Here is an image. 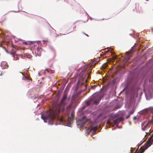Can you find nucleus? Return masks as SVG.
I'll use <instances>...</instances> for the list:
<instances>
[{
  "mask_svg": "<svg viewBox=\"0 0 153 153\" xmlns=\"http://www.w3.org/2000/svg\"><path fill=\"white\" fill-rule=\"evenodd\" d=\"M67 94L66 93H64L63 95L60 103L57 106L55 110L51 111L50 112L48 116H45V115H42L41 118L44 120L45 122H46L47 120H48L49 121L53 120L56 118V116L58 115L61 110V105L64 106L66 104L65 101L67 99Z\"/></svg>",
  "mask_w": 153,
  "mask_h": 153,
  "instance_id": "f257e3e1",
  "label": "nucleus"
},
{
  "mask_svg": "<svg viewBox=\"0 0 153 153\" xmlns=\"http://www.w3.org/2000/svg\"><path fill=\"white\" fill-rule=\"evenodd\" d=\"M134 46H133L131 48L129 51L125 53V56H122V58L120 59L121 62V64L122 65L117 66L116 67H124V66L127 65L128 64L127 62L131 57L132 54L134 51Z\"/></svg>",
  "mask_w": 153,
  "mask_h": 153,
  "instance_id": "f03ea898",
  "label": "nucleus"
},
{
  "mask_svg": "<svg viewBox=\"0 0 153 153\" xmlns=\"http://www.w3.org/2000/svg\"><path fill=\"white\" fill-rule=\"evenodd\" d=\"M101 97L100 94H97L95 95L89 101L86 102V104L88 105L91 104H98L100 100Z\"/></svg>",
  "mask_w": 153,
  "mask_h": 153,
  "instance_id": "7ed1b4c3",
  "label": "nucleus"
},
{
  "mask_svg": "<svg viewBox=\"0 0 153 153\" xmlns=\"http://www.w3.org/2000/svg\"><path fill=\"white\" fill-rule=\"evenodd\" d=\"M153 142V137H152L143 146L142 148L143 149V150L142 152H144L146 149H147L152 144Z\"/></svg>",
  "mask_w": 153,
  "mask_h": 153,
  "instance_id": "20e7f679",
  "label": "nucleus"
},
{
  "mask_svg": "<svg viewBox=\"0 0 153 153\" xmlns=\"http://www.w3.org/2000/svg\"><path fill=\"white\" fill-rule=\"evenodd\" d=\"M113 60L112 59H109L107 60V62L106 63H105L103 65H102L101 67H107L108 66V65H107V63H109V64H111V63L113 62Z\"/></svg>",
  "mask_w": 153,
  "mask_h": 153,
  "instance_id": "39448f33",
  "label": "nucleus"
},
{
  "mask_svg": "<svg viewBox=\"0 0 153 153\" xmlns=\"http://www.w3.org/2000/svg\"><path fill=\"white\" fill-rule=\"evenodd\" d=\"M41 49L39 47H38L36 50L35 51V54L36 56H40L41 54Z\"/></svg>",
  "mask_w": 153,
  "mask_h": 153,
  "instance_id": "423d86ee",
  "label": "nucleus"
},
{
  "mask_svg": "<svg viewBox=\"0 0 153 153\" xmlns=\"http://www.w3.org/2000/svg\"><path fill=\"white\" fill-rule=\"evenodd\" d=\"M147 67H153V59H151L149 60L147 63Z\"/></svg>",
  "mask_w": 153,
  "mask_h": 153,
  "instance_id": "0eeeda50",
  "label": "nucleus"
},
{
  "mask_svg": "<svg viewBox=\"0 0 153 153\" xmlns=\"http://www.w3.org/2000/svg\"><path fill=\"white\" fill-rule=\"evenodd\" d=\"M123 120V118L122 117H120L114 120V123L115 124H116L122 121Z\"/></svg>",
  "mask_w": 153,
  "mask_h": 153,
  "instance_id": "6e6552de",
  "label": "nucleus"
},
{
  "mask_svg": "<svg viewBox=\"0 0 153 153\" xmlns=\"http://www.w3.org/2000/svg\"><path fill=\"white\" fill-rule=\"evenodd\" d=\"M149 127H149V126L148 125L147 123L145 125H144V123L142 124V129L143 131H145L148 128H149Z\"/></svg>",
  "mask_w": 153,
  "mask_h": 153,
  "instance_id": "1a4fd4ad",
  "label": "nucleus"
},
{
  "mask_svg": "<svg viewBox=\"0 0 153 153\" xmlns=\"http://www.w3.org/2000/svg\"><path fill=\"white\" fill-rule=\"evenodd\" d=\"M74 118V116L73 114V112H72L71 114V116L70 117H68V122L70 123L71 122V121H72Z\"/></svg>",
  "mask_w": 153,
  "mask_h": 153,
  "instance_id": "9d476101",
  "label": "nucleus"
},
{
  "mask_svg": "<svg viewBox=\"0 0 153 153\" xmlns=\"http://www.w3.org/2000/svg\"><path fill=\"white\" fill-rule=\"evenodd\" d=\"M97 129V126H95L94 127H92L90 128V131H93V132L92 133V134H94L95 132H96Z\"/></svg>",
  "mask_w": 153,
  "mask_h": 153,
  "instance_id": "9b49d317",
  "label": "nucleus"
},
{
  "mask_svg": "<svg viewBox=\"0 0 153 153\" xmlns=\"http://www.w3.org/2000/svg\"><path fill=\"white\" fill-rule=\"evenodd\" d=\"M1 67H5L8 66L7 63L5 61H2L1 63Z\"/></svg>",
  "mask_w": 153,
  "mask_h": 153,
  "instance_id": "f8f14e48",
  "label": "nucleus"
},
{
  "mask_svg": "<svg viewBox=\"0 0 153 153\" xmlns=\"http://www.w3.org/2000/svg\"><path fill=\"white\" fill-rule=\"evenodd\" d=\"M97 62H93L91 63H90L88 64L87 67H93L95 66Z\"/></svg>",
  "mask_w": 153,
  "mask_h": 153,
  "instance_id": "ddd939ff",
  "label": "nucleus"
},
{
  "mask_svg": "<svg viewBox=\"0 0 153 153\" xmlns=\"http://www.w3.org/2000/svg\"><path fill=\"white\" fill-rule=\"evenodd\" d=\"M33 42L32 41H27V42H24L23 43L24 44L26 45H27V44H29L30 45H31L33 43Z\"/></svg>",
  "mask_w": 153,
  "mask_h": 153,
  "instance_id": "4468645a",
  "label": "nucleus"
},
{
  "mask_svg": "<svg viewBox=\"0 0 153 153\" xmlns=\"http://www.w3.org/2000/svg\"><path fill=\"white\" fill-rule=\"evenodd\" d=\"M45 73H53V72L52 71H50L49 70H48V69H47L45 70Z\"/></svg>",
  "mask_w": 153,
  "mask_h": 153,
  "instance_id": "2eb2a0df",
  "label": "nucleus"
},
{
  "mask_svg": "<svg viewBox=\"0 0 153 153\" xmlns=\"http://www.w3.org/2000/svg\"><path fill=\"white\" fill-rule=\"evenodd\" d=\"M87 121H85V122H83L80 125V127H83L84 126L85 124L86 123Z\"/></svg>",
  "mask_w": 153,
  "mask_h": 153,
  "instance_id": "dca6fc26",
  "label": "nucleus"
},
{
  "mask_svg": "<svg viewBox=\"0 0 153 153\" xmlns=\"http://www.w3.org/2000/svg\"><path fill=\"white\" fill-rule=\"evenodd\" d=\"M96 87V85H94L91 86V88L92 89H93V88H95Z\"/></svg>",
  "mask_w": 153,
  "mask_h": 153,
  "instance_id": "f3484780",
  "label": "nucleus"
},
{
  "mask_svg": "<svg viewBox=\"0 0 153 153\" xmlns=\"http://www.w3.org/2000/svg\"><path fill=\"white\" fill-rule=\"evenodd\" d=\"M23 79L24 80H29L28 79V78H27V77L25 76H24Z\"/></svg>",
  "mask_w": 153,
  "mask_h": 153,
  "instance_id": "a211bd4d",
  "label": "nucleus"
},
{
  "mask_svg": "<svg viewBox=\"0 0 153 153\" xmlns=\"http://www.w3.org/2000/svg\"><path fill=\"white\" fill-rule=\"evenodd\" d=\"M143 146H142V147H141V148H140V152L141 153H143V152H142L143 150V149L142 148Z\"/></svg>",
  "mask_w": 153,
  "mask_h": 153,
  "instance_id": "6ab92c4d",
  "label": "nucleus"
},
{
  "mask_svg": "<svg viewBox=\"0 0 153 153\" xmlns=\"http://www.w3.org/2000/svg\"><path fill=\"white\" fill-rule=\"evenodd\" d=\"M134 111H130V112H129V114H130V115L131 114H133V112H134Z\"/></svg>",
  "mask_w": 153,
  "mask_h": 153,
  "instance_id": "aec40b11",
  "label": "nucleus"
},
{
  "mask_svg": "<svg viewBox=\"0 0 153 153\" xmlns=\"http://www.w3.org/2000/svg\"><path fill=\"white\" fill-rule=\"evenodd\" d=\"M60 120L61 122H64L63 119L62 118H60Z\"/></svg>",
  "mask_w": 153,
  "mask_h": 153,
  "instance_id": "412c9836",
  "label": "nucleus"
},
{
  "mask_svg": "<svg viewBox=\"0 0 153 153\" xmlns=\"http://www.w3.org/2000/svg\"><path fill=\"white\" fill-rule=\"evenodd\" d=\"M130 116V115L129 114L127 116H126V119H128L129 117Z\"/></svg>",
  "mask_w": 153,
  "mask_h": 153,
  "instance_id": "4be33fe9",
  "label": "nucleus"
},
{
  "mask_svg": "<svg viewBox=\"0 0 153 153\" xmlns=\"http://www.w3.org/2000/svg\"><path fill=\"white\" fill-rule=\"evenodd\" d=\"M150 110L152 111V112L153 113V107L151 108H150Z\"/></svg>",
  "mask_w": 153,
  "mask_h": 153,
  "instance_id": "5701e85b",
  "label": "nucleus"
},
{
  "mask_svg": "<svg viewBox=\"0 0 153 153\" xmlns=\"http://www.w3.org/2000/svg\"><path fill=\"white\" fill-rule=\"evenodd\" d=\"M85 118V116H83L82 117V120H84Z\"/></svg>",
  "mask_w": 153,
  "mask_h": 153,
  "instance_id": "b1692460",
  "label": "nucleus"
},
{
  "mask_svg": "<svg viewBox=\"0 0 153 153\" xmlns=\"http://www.w3.org/2000/svg\"><path fill=\"white\" fill-rule=\"evenodd\" d=\"M106 68H103V67H102V68H101V69H105Z\"/></svg>",
  "mask_w": 153,
  "mask_h": 153,
  "instance_id": "393cba45",
  "label": "nucleus"
},
{
  "mask_svg": "<svg viewBox=\"0 0 153 153\" xmlns=\"http://www.w3.org/2000/svg\"><path fill=\"white\" fill-rule=\"evenodd\" d=\"M136 118V117H134V120Z\"/></svg>",
  "mask_w": 153,
  "mask_h": 153,
  "instance_id": "a878e982",
  "label": "nucleus"
},
{
  "mask_svg": "<svg viewBox=\"0 0 153 153\" xmlns=\"http://www.w3.org/2000/svg\"><path fill=\"white\" fill-rule=\"evenodd\" d=\"M85 34L87 36H88V35H87V34Z\"/></svg>",
  "mask_w": 153,
  "mask_h": 153,
  "instance_id": "bb28decb",
  "label": "nucleus"
},
{
  "mask_svg": "<svg viewBox=\"0 0 153 153\" xmlns=\"http://www.w3.org/2000/svg\"><path fill=\"white\" fill-rule=\"evenodd\" d=\"M130 35H132V34H130Z\"/></svg>",
  "mask_w": 153,
  "mask_h": 153,
  "instance_id": "cd10ccee",
  "label": "nucleus"
},
{
  "mask_svg": "<svg viewBox=\"0 0 153 153\" xmlns=\"http://www.w3.org/2000/svg\"><path fill=\"white\" fill-rule=\"evenodd\" d=\"M86 12V14L87 15H88V14H87V12Z\"/></svg>",
  "mask_w": 153,
  "mask_h": 153,
  "instance_id": "c85d7f7f",
  "label": "nucleus"
},
{
  "mask_svg": "<svg viewBox=\"0 0 153 153\" xmlns=\"http://www.w3.org/2000/svg\"><path fill=\"white\" fill-rule=\"evenodd\" d=\"M111 67H113V66H111Z\"/></svg>",
  "mask_w": 153,
  "mask_h": 153,
  "instance_id": "c756f323",
  "label": "nucleus"
},
{
  "mask_svg": "<svg viewBox=\"0 0 153 153\" xmlns=\"http://www.w3.org/2000/svg\"><path fill=\"white\" fill-rule=\"evenodd\" d=\"M146 1H148V0H146Z\"/></svg>",
  "mask_w": 153,
  "mask_h": 153,
  "instance_id": "7c9ffc66",
  "label": "nucleus"
}]
</instances>
